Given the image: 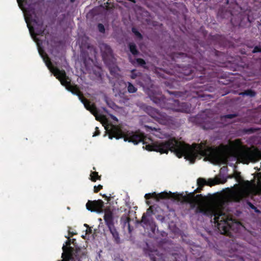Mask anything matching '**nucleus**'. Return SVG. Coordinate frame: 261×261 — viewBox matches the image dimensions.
<instances>
[{
    "label": "nucleus",
    "mask_w": 261,
    "mask_h": 261,
    "mask_svg": "<svg viewBox=\"0 0 261 261\" xmlns=\"http://www.w3.org/2000/svg\"><path fill=\"white\" fill-rule=\"evenodd\" d=\"M152 101L163 109L171 110L175 112L189 113L191 110V107L187 102H180L178 100L173 98H166L162 96H153L151 97Z\"/></svg>",
    "instance_id": "7"
},
{
    "label": "nucleus",
    "mask_w": 261,
    "mask_h": 261,
    "mask_svg": "<svg viewBox=\"0 0 261 261\" xmlns=\"http://www.w3.org/2000/svg\"><path fill=\"white\" fill-rule=\"evenodd\" d=\"M162 77L163 78H164V79H167V77L166 76H165V75H163Z\"/></svg>",
    "instance_id": "45"
},
{
    "label": "nucleus",
    "mask_w": 261,
    "mask_h": 261,
    "mask_svg": "<svg viewBox=\"0 0 261 261\" xmlns=\"http://www.w3.org/2000/svg\"><path fill=\"white\" fill-rule=\"evenodd\" d=\"M74 241H75V239H72V243L74 244Z\"/></svg>",
    "instance_id": "46"
},
{
    "label": "nucleus",
    "mask_w": 261,
    "mask_h": 261,
    "mask_svg": "<svg viewBox=\"0 0 261 261\" xmlns=\"http://www.w3.org/2000/svg\"><path fill=\"white\" fill-rule=\"evenodd\" d=\"M29 19L33 23L34 27L30 24H27L30 33L32 36H43L45 35V32L46 26L43 25V20L42 17H39L35 12V11H31V13L29 15Z\"/></svg>",
    "instance_id": "9"
},
{
    "label": "nucleus",
    "mask_w": 261,
    "mask_h": 261,
    "mask_svg": "<svg viewBox=\"0 0 261 261\" xmlns=\"http://www.w3.org/2000/svg\"><path fill=\"white\" fill-rule=\"evenodd\" d=\"M248 204L249 206V207L251 209L254 210L255 211V212H259V210H257V207H255L251 202H248Z\"/></svg>",
    "instance_id": "34"
},
{
    "label": "nucleus",
    "mask_w": 261,
    "mask_h": 261,
    "mask_svg": "<svg viewBox=\"0 0 261 261\" xmlns=\"http://www.w3.org/2000/svg\"><path fill=\"white\" fill-rule=\"evenodd\" d=\"M132 31L137 38H138L140 40H142L143 39L142 35L137 30V29L133 27L132 29Z\"/></svg>",
    "instance_id": "24"
},
{
    "label": "nucleus",
    "mask_w": 261,
    "mask_h": 261,
    "mask_svg": "<svg viewBox=\"0 0 261 261\" xmlns=\"http://www.w3.org/2000/svg\"><path fill=\"white\" fill-rule=\"evenodd\" d=\"M167 92L170 95H174L176 97H180L182 96V93L179 91H172L167 90Z\"/></svg>",
    "instance_id": "25"
},
{
    "label": "nucleus",
    "mask_w": 261,
    "mask_h": 261,
    "mask_svg": "<svg viewBox=\"0 0 261 261\" xmlns=\"http://www.w3.org/2000/svg\"><path fill=\"white\" fill-rule=\"evenodd\" d=\"M232 149L234 150L236 156L244 164L250 162H256L261 159V152L257 149L251 148L242 145L240 139H236L231 142Z\"/></svg>",
    "instance_id": "6"
},
{
    "label": "nucleus",
    "mask_w": 261,
    "mask_h": 261,
    "mask_svg": "<svg viewBox=\"0 0 261 261\" xmlns=\"http://www.w3.org/2000/svg\"><path fill=\"white\" fill-rule=\"evenodd\" d=\"M147 110L149 115L159 123L163 125H168L170 123V117L165 113L161 112L152 108H150Z\"/></svg>",
    "instance_id": "12"
},
{
    "label": "nucleus",
    "mask_w": 261,
    "mask_h": 261,
    "mask_svg": "<svg viewBox=\"0 0 261 261\" xmlns=\"http://www.w3.org/2000/svg\"><path fill=\"white\" fill-rule=\"evenodd\" d=\"M198 188L195 190V192L199 193L205 185H207V181L203 178H199L197 179Z\"/></svg>",
    "instance_id": "16"
},
{
    "label": "nucleus",
    "mask_w": 261,
    "mask_h": 261,
    "mask_svg": "<svg viewBox=\"0 0 261 261\" xmlns=\"http://www.w3.org/2000/svg\"><path fill=\"white\" fill-rule=\"evenodd\" d=\"M148 256L151 261H163L164 260V255L163 253H160V252L155 249L153 250H149L147 252Z\"/></svg>",
    "instance_id": "15"
},
{
    "label": "nucleus",
    "mask_w": 261,
    "mask_h": 261,
    "mask_svg": "<svg viewBox=\"0 0 261 261\" xmlns=\"http://www.w3.org/2000/svg\"><path fill=\"white\" fill-rule=\"evenodd\" d=\"M137 64L141 67H145L146 65V62L145 60L141 58H137L136 59Z\"/></svg>",
    "instance_id": "27"
},
{
    "label": "nucleus",
    "mask_w": 261,
    "mask_h": 261,
    "mask_svg": "<svg viewBox=\"0 0 261 261\" xmlns=\"http://www.w3.org/2000/svg\"><path fill=\"white\" fill-rule=\"evenodd\" d=\"M93 170H96V168H95V167H94L93 168Z\"/></svg>",
    "instance_id": "48"
},
{
    "label": "nucleus",
    "mask_w": 261,
    "mask_h": 261,
    "mask_svg": "<svg viewBox=\"0 0 261 261\" xmlns=\"http://www.w3.org/2000/svg\"><path fill=\"white\" fill-rule=\"evenodd\" d=\"M90 176V179L93 182H95L97 180H100L101 178V176H99L98 172L95 171H91Z\"/></svg>",
    "instance_id": "20"
},
{
    "label": "nucleus",
    "mask_w": 261,
    "mask_h": 261,
    "mask_svg": "<svg viewBox=\"0 0 261 261\" xmlns=\"http://www.w3.org/2000/svg\"><path fill=\"white\" fill-rule=\"evenodd\" d=\"M217 184V182L215 180L212 179H209L207 181V185L209 186H213Z\"/></svg>",
    "instance_id": "30"
},
{
    "label": "nucleus",
    "mask_w": 261,
    "mask_h": 261,
    "mask_svg": "<svg viewBox=\"0 0 261 261\" xmlns=\"http://www.w3.org/2000/svg\"><path fill=\"white\" fill-rule=\"evenodd\" d=\"M102 186L101 185H99L97 186H95L94 187V192L98 193L100 190L102 189Z\"/></svg>",
    "instance_id": "33"
},
{
    "label": "nucleus",
    "mask_w": 261,
    "mask_h": 261,
    "mask_svg": "<svg viewBox=\"0 0 261 261\" xmlns=\"http://www.w3.org/2000/svg\"><path fill=\"white\" fill-rule=\"evenodd\" d=\"M129 61L133 64H134L135 63V61L134 60H133L130 58H129Z\"/></svg>",
    "instance_id": "42"
},
{
    "label": "nucleus",
    "mask_w": 261,
    "mask_h": 261,
    "mask_svg": "<svg viewBox=\"0 0 261 261\" xmlns=\"http://www.w3.org/2000/svg\"><path fill=\"white\" fill-rule=\"evenodd\" d=\"M39 52L47 68L56 76L57 79L60 81L61 84L64 86L66 89L72 94L78 96L86 109L89 110L96 117V120H99V118H102V116L98 115L99 112L95 105L94 103H91L90 101L84 96L83 94L76 85H72L71 84V80L67 76L65 70H60L58 68L54 67L47 54L44 50L39 49Z\"/></svg>",
    "instance_id": "4"
},
{
    "label": "nucleus",
    "mask_w": 261,
    "mask_h": 261,
    "mask_svg": "<svg viewBox=\"0 0 261 261\" xmlns=\"http://www.w3.org/2000/svg\"><path fill=\"white\" fill-rule=\"evenodd\" d=\"M137 88H136L131 83H127V91L130 93H133L137 91Z\"/></svg>",
    "instance_id": "22"
},
{
    "label": "nucleus",
    "mask_w": 261,
    "mask_h": 261,
    "mask_svg": "<svg viewBox=\"0 0 261 261\" xmlns=\"http://www.w3.org/2000/svg\"><path fill=\"white\" fill-rule=\"evenodd\" d=\"M240 177H241L240 173L238 172V173H237L236 178H239Z\"/></svg>",
    "instance_id": "41"
},
{
    "label": "nucleus",
    "mask_w": 261,
    "mask_h": 261,
    "mask_svg": "<svg viewBox=\"0 0 261 261\" xmlns=\"http://www.w3.org/2000/svg\"><path fill=\"white\" fill-rule=\"evenodd\" d=\"M260 52H261V47L258 46H255L252 50L253 53H260Z\"/></svg>",
    "instance_id": "35"
},
{
    "label": "nucleus",
    "mask_w": 261,
    "mask_h": 261,
    "mask_svg": "<svg viewBox=\"0 0 261 261\" xmlns=\"http://www.w3.org/2000/svg\"><path fill=\"white\" fill-rule=\"evenodd\" d=\"M223 39V36L219 34H216L212 36V39L215 41L216 42H218L219 44L221 43L220 41H222Z\"/></svg>",
    "instance_id": "23"
},
{
    "label": "nucleus",
    "mask_w": 261,
    "mask_h": 261,
    "mask_svg": "<svg viewBox=\"0 0 261 261\" xmlns=\"http://www.w3.org/2000/svg\"><path fill=\"white\" fill-rule=\"evenodd\" d=\"M99 47L104 62L108 65H110L113 63L114 60L113 51L110 46L102 43L100 44Z\"/></svg>",
    "instance_id": "14"
},
{
    "label": "nucleus",
    "mask_w": 261,
    "mask_h": 261,
    "mask_svg": "<svg viewBox=\"0 0 261 261\" xmlns=\"http://www.w3.org/2000/svg\"><path fill=\"white\" fill-rule=\"evenodd\" d=\"M100 134V130L98 129V127H95V131L93 133V137H96L99 136Z\"/></svg>",
    "instance_id": "36"
},
{
    "label": "nucleus",
    "mask_w": 261,
    "mask_h": 261,
    "mask_svg": "<svg viewBox=\"0 0 261 261\" xmlns=\"http://www.w3.org/2000/svg\"><path fill=\"white\" fill-rule=\"evenodd\" d=\"M121 221H123V222L125 224L126 223H129V221H130V218L128 216H126L125 215H123L121 218Z\"/></svg>",
    "instance_id": "31"
},
{
    "label": "nucleus",
    "mask_w": 261,
    "mask_h": 261,
    "mask_svg": "<svg viewBox=\"0 0 261 261\" xmlns=\"http://www.w3.org/2000/svg\"><path fill=\"white\" fill-rule=\"evenodd\" d=\"M102 197H105L106 200L108 201H109L110 200V197H108L107 196H106V195H102Z\"/></svg>",
    "instance_id": "38"
},
{
    "label": "nucleus",
    "mask_w": 261,
    "mask_h": 261,
    "mask_svg": "<svg viewBox=\"0 0 261 261\" xmlns=\"http://www.w3.org/2000/svg\"><path fill=\"white\" fill-rule=\"evenodd\" d=\"M256 130L257 129L254 128L250 127L248 128H243L242 132L245 134H251L255 132Z\"/></svg>",
    "instance_id": "26"
},
{
    "label": "nucleus",
    "mask_w": 261,
    "mask_h": 261,
    "mask_svg": "<svg viewBox=\"0 0 261 261\" xmlns=\"http://www.w3.org/2000/svg\"><path fill=\"white\" fill-rule=\"evenodd\" d=\"M58 261H60V260H58Z\"/></svg>",
    "instance_id": "50"
},
{
    "label": "nucleus",
    "mask_w": 261,
    "mask_h": 261,
    "mask_svg": "<svg viewBox=\"0 0 261 261\" xmlns=\"http://www.w3.org/2000/svg\"><path fill=\"white\" fill-rule=\"evenodd\" d=\"M225 207V204L221 202L213 206H198L196 212L211 218L214 216V222L218 229L221 233L226 234L230 230H234L235 226L240 223L233 218L230 211Z\"/></svg>",
    "instance_id": "3"
},
{
    "label": "nucleus",
    "mask_w": 261,
    "mask_h": 261,
    "mask_svg": "<svg viewBox=\"0 0 261 261\" xmlns=\"http://www.w3.org/2000/svg\"><path fill=\"white\" fill-rule=\"evenodd\" d=\"M150 209V207L147 209L146 213L143 214L139 223L144 228L150 229L152 233H155L157 225L149 213Z\"/></svg>",
    "instance_id": "13"
},
{
    "label": "nucleus",
    "mask_w": 261,
    "mask_h": 261,
    "mask_svg": "<svg viewBox=\"0 0 261 261\" xmlns=\"http://www.w3.org/2000/svg\"><path fill=\"white\" fill-rule=\"evenodd\" d=\"M127 205L130 208V205H129V204H127Z\"/></svg>",
    "instance_id": "49"
},
{
    "label": "nucleus",
    "mask_w": 261,
    "mask_h": 261,
    "mask_svg": "<svg viewBox=\"0 0 261 261\" xmlns=\"http://www.w3.org/2000/svg\"><path fill=\"white\" fill-rule=\"evenodd\" d=\"M195 119L196 123L199 124L203 129H213L217 126L215 120L204 112L197 115Z\"/></svg>",
    "instance_id": "11"
},
{
    "label": "nucleus",
    "mask_w": 261,
    "mask_h": 261,
    "mask_svg": "<svg viewBox=\"0 0 261 261\" xmlns=\"http://www.w3.org/2000/svg\"><path fill=\"white\" fill-rule=\"evenodd\" d=\"M140 74H141L140 72H136V70L134 69L131 71L130 77L132 79H135Z\"/></svg>",
    "instance_id": "28"
},
{
    "label": "nucleus",
    "mask_w": 261,
    "mask_h": 261,
    "mask_svg": "<svg viewBox=\"0 0 261 261\" xmlns=\"http://www.w3.org/2000/svg\"><path fill=\"white\" fill-rule=\"evenodd\" d=\"M201 196V194H198L196 195V197H195L194 193H191L187 195H183L182 194H179L172 193L171 192H169V193L167 192H163L159 194H156L155 192L147 193L145 195L144 197L146 199H149L153 198L159 201L160 199L172 198L178 201L182 200L187 203H193L195 201L196 198Z\"/></svg>",
    "instance_id": "8"
},
{
    "label": "nucleus",
    "mask_w": 261,
    "mask_h": 261,
    "mask_svg": "<svg viewBox=\"0 0 261 261\" xmlns=\"http://www.w3.org/2000/svg\"><path fill=\"white\" fill-rule=\"evenodd\" d=\"M154 135H155V136L156 137H160V135H158V134H154V133H152Z\"/></svg>",
    "instance_id": "44"
},
{
    "label": "nucleus",
    "mask_w": 261,
    "mask_h": 261,
    "mask_svg": "<svg viewBox=\"0 0 261 261\" xmlns=\"http://www.w3.org/2000/svg\"><path fill=\"white\" fill-rule=\"evenodd\" d=\"M198 44H200L198 40L194 41L192 47H187V44L182 41H179L178 44V49L184 50V53L173 52L170 55L172 60L178 62L177 59H181L183 62H188V65L182 64V67H179V79L182 80H190L197 76L196 83L193 85L191 91L193 98H202V100L207 99L212 97L210 95L205 93L208 88L206 85H203L205 75L210 74L213 70V65L215 62H219V57L224 56L222 52L216 49L211 50H202L199 48ZM200 47H202L201 45ZM203 48H205L203 46Z\"/></svg>",
    "instance_id": "1"
},
{
    "label": "nucleus",
    "mask_w": 261,
    "mask_h": 261,
    "mask_svg": "<svg viewBox=\"0 0 261 261\" xmlns=\"http://www.w3.org/2000/svg\"><path fill=\"white\" fill-rule=\"evenodd\" d=\"M98 31L102 33L105 32V28L104 25L102 23H98L97 25Z\"/></svg>",
    "instance_id": "29"
},
{
    "label": "nucleus",
    "mask_w": 261,
    "mask_h": 261,
    "mask_svg": "<svg viewBox=\"0 0 261 261\" xmlns=\"http://www.w3.org/2000/svg\"><path fill=\"white\" fill-rule=\"evenodd\" d=\"M86 208L91 212H96L98 213L104 212L103 219L105 223L112 236L114 242L116 244L120 243L119 233L115 226L114 217L113 212L110 207L103 210L104 202L102 200H88L86 203Z\"/></svg>",
    "instance_id": "5"
},
{
    "label": "nucleus",
    "mask_w": 261,
    "mask_h": 261,
    "mask_svg": "<svg viewBox=\"0 0 261 261\" xmlns=\"http://www.w3.org/2000/svg\"><path fill=\"white\" fill-rule=\"evenodd\" d=\"M144 127L145 128V131L148 133H151L153 131L155 132L156 133H161L160 132L161 129L158 127L148 126L147 125H145L144 126Z\"/></svg>",
    "instance_id": "19"
},
{
    "label": "nucleus",
    "mask_w": 261,
    "mask_h": 261,
    "mask_svg": "<svg viewBox=\"0 0 261 261\" xmlns=\"http://www.w3.org/2000/svg\"><path fill=\"white\" fill-rule=\"evenodd\" d=\"M239 94L243 96H247L250 97H254L256 96V92L254 90L249 89L241 92Z\"/></svg>",
    "instance_id": "17"
},
{
    "label": "nucleus",
    "mask_w": 261,
    "mask_h": 261,
    "mask_svg": "<svg viewBox=\"0 0 261 261\" xmlns=\"http://www.w3.org/2000/svg\"><path fill=\"white\" fill-rule=\"evenodd\" d=\"M128 47L129 51L134 56H137L139 54V51L137 48L136 45L134 43H129L128 44Z\"/></svg>",
    "instance_id": "18"
},
{
    "label": "nucleus",
    "mask_w": 261,
    "mask_h": 261,
    "mask_svg": "<svg viewBox=\"0 0 261 261\" xmlns=\"http://www.w3.org/2000/svg\"><path fill=\"white\" fill-rule=\"evenodd\" d=\"M68 233L71 236H73V235L76 234L75 233L70 232L69 230L68 231Z\"/></svg>",
    "instance_id": "40"
},
{
    "label": "nucleus",
    "mask_w": 261,
    "mask_h": 261,
    "mask_svg": "<svg viewBox=\"0 0 261 261\" xmlns=\"http://www.w3.org/2000/svg\"><path fill=\"white\" fill-rule=\"evenodd\" d=\"M66 237L68 239V240L65 243L66 245H64L62 247L63 251L62 254V261H75L74 257L78 261H81V257L79 256V252L81 251V249L79 247H75L74 249L70 247L71 240L69 237Z\"/></svg>",
    "instance_id": "10"
},
{
    "label": "nucleus",
    "mask_w": 261,
    "mask_h": 261,
    "mask_svg": "<svg viewBox=\"0 0 261 261\" xmlns=\"http://www.w3.org/2000/svg\"><path fill=\"white\" fill-rule=\"evenodd\" d=\"M225 5H228L229 3V0H222Z\"/></svg>",
    "instance_id": "39"
},
{
    "label": "nucleus",
    "mask_w": 261,
    "mask_h": 261,
    "mask_svg": "<svg viewBox=\"0 0 261 261\" xmlns=\"http://www.w3.org/2000/svg\"><path fill=\"white\" fill-rule=\"evenodd\" d=\"M237 116H238L237 114H227V115H224V117L225 118H227V119H232V118L236 117Z\"/></svg>",
    "instance_id": "32"
},
{
    "label": "nucleus",
    "mask_w": 261,
    "mask_h": 261,
    "mask_svg": "<svg viewBox=\"0 0 261 261\" xmlns=\"http://www.w3.org/2000/svg\"><path fill=\"white\" fill-rule=\"evenodd\" d=\"M109 138L112 139L124 138L125 141L138 144L142 142L144 147L149 151H156L161 154L168 153L169 151L173 152L176 156L180 158L185 156L191 160H195L199 155L205 156L209 160L219 162L222 160L227 161L226 152L230 149L228 145H221L219 147H213L206 146V143L193 144L192 147L188 144L177 141L175 138H172L163 142H153L148 143L144 134L140 132H130L124 135L122 130L116 127H113L109 133Z\"/></svg>",
    "instance_id": "2"
},
{
    "label": "nucleus",
    "mask_w": 261,
    "mask_h": 261,
    "mask_svg": "<svg viewBox=\"0 0 261 261\" xmlns=\"http://www.w3.org/2000/svg\"><path fill=\"white\" fill-rule=\"evenodd\" d=\"M75 1V0H70V2H71V3H73V2H74Z\"/></svg>",
    "instance_id": "47"
},
{
    "label": "nucleus",
    "mask_w": 261,
    "mask_h": 261,
    "mask_svg": "<svg viewBox=\"0 0 261 261\" xmlns=\"http://www.w3.org/2000/svg\"><path fill=\"white\" fill-rule=\"evenodd\" d=\"M231 23L233 26H237L238 25H240V22L238 21L237 22H233V18L231 19Z\"/></svg>",
    "instance_id": "37"
},
{
    "label": "nucleus",
    "mask_w": 261,
    "mask_h": 261,
    "mask_svg": "<svg viewBox=\"0 0 261 261\" xmlns=\"http://www.w3.org/2000/svg\"><path fill=\"white\" fill-rule=\"evenodd\" d=\"M114 68H115L114 67L113 68H110V71L111 74H112V72L114 71H113V69H114Z\"/></svg>",
    "instance_id": "43"
},
{
    "label": "nucleus",
    "mask_w": 261,
    "mask_h": 261,
    "mask_svg": "<svg viewBox=\"0 0 261 261\" xmlns=\"http://www.w3.org/2000/svg\"><path fill=\"white\" fill-rule=\"evenodd\" d=\"M171 83L169 81L165 82V84L168 86H169L171 88H174L175 87L176 85H178V82L179 80H175L174 78L171 77L170 78Z\"/></svg>",
    "instance_id": "21"
}]
</instances>
